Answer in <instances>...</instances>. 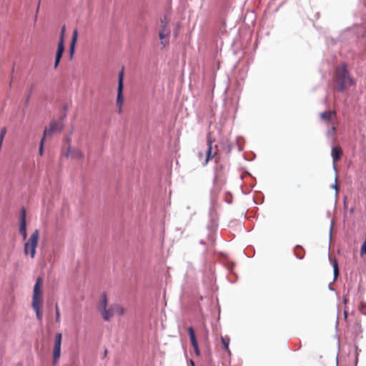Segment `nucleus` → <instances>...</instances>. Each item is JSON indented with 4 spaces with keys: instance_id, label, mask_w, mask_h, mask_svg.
<instances>
[{
    "instance_id": "obj_1",
    "label": "nucleus",
    "mask_w": 366,
    "mask_h": 366,
    "mask_svg": "<svg viewBox=\"0 0 366 366\" xmlns=\"http://www.w3.org/2000/svg\"><path fill=\"white\" fill-rule=\"evenodd\" d=\"M333 81L334 88L342 92L347 87L355 84V81L350 76L345 63L340 64L335 69L333 75Z\"/></svg>"
},
{
    "instance_id": "obj_2",
    "label": "nucleus",
    "mask_w": 366,
    "mask_h": 366,
    "mask_svg": "<svg viewBox=\"0 0 366 366\" xmlns=\"http://www.w3.org/2000/svg\"><path fill=\"white\" fill-rule=\"evenodd\" d=\"M42 287H43V279L41 277H39L36 280V282L34 286L31 306H32L33 310L36 312L37 320L39 321H41V320H42V312H41V309L43 307Z\"/></svg>"
},
{
    "instance_id": "obj_3",
    "label": "nucleus",
    "mask_w": 366,
    "mask_h": 366,
    "mask_svg": "<svg viewBox=\"0 0 366 366\" xmlns=\"http://www.w3.org/2000/svg\"><path fill=\"white\" fill-rule=\"evenodd\" d=\"M39 239V232L35 229L31 234L29 239L25 242L24 246V253L25 255H29L31 259H34L36 255V249L38 245Z\"/></svg>"
},
{
    "instance_id": "obj_4",
    "label": "nucleus",
    "mask_w": 366,
    "mask_h": 366,
    "mask_svg": "<svg viewBox=\"0 0 366 366\" xmlns=\"http://www.w3.org/2000/svg\"><path fill=\"white\" fill-rule=\"evenodd\" d=\"M169 19L164 16L161 19V28L159 31V37L162 47H167L169 44V36L171 34L170 28L169 26Z\"/></svg>"
},
{
    "instance_id": "obj_5",
    "label": "nucleus",
    "mask_w": 366,
    "mask_h": 366,
    "mask_svg": "<svg viewBox=\"0 0 366 366\" xmlns=\"http://www.w3.org/2000/svg\"><path fill=\"white\" fill-rule=\"evenodd\" d=\"M214 140L212 139L211 134H209L207 137V149L206 152V158L204 165H207L210 160L216 158L219 154L217 145L213 146Z\"/></svg>"
},
{
    "instance_id": "obj_6",
    "label": "nucleus",
    "mask_w": 366,
    "mask_h": 366,
    "mask_svg": "<svg viewBox=\"0 0 366 366\" xmlns=\"http://www.w3.org/2000/svg\"><path fill=\"white\" fill-rule=\"evenodd\" d=\"M124 89V69H122L118 74V86H117V106L118 107V112H122V107L124 103L123 97Z\"/></svg>"
},
{
    "instance_id": "obj_7",
    "label": "nucleus",
    "mask_w": 366,
    "mask_h": 366,
    "mask_svg": "<svg viewBox=\"0 0 366 366\" xmlns=\"http://www.w3.org/2000/svg\"><path fill=\"white\" fill-rule=\"evenodd\" d=\"M66 31V26H63L61 27L59 41L58 43V47L57 51L56 53V57H55V62H54V69H56L59 66V64L60 62V60L62 57L64 51V34Z\"/></svg>"
},
{
    "instance_id": "obj_8",
    "label": "nucleus",
    "mask_w": 366,
    "mask_h": 366,
    "mask_svg": "<svg viewBox=\"0 0 366 366\" xmlns=\"http://www.w3.org/2000/svg\"><path fill=\"white\" fill-rule=\"evenodd\" d=\"M62 335L59 332L56 333L54 337V342L53 347V364L56 365L61 356Z\"/></svg>"
},
{
    "instance_id": "obj_9",
    "label": "nucleus",
    "mask_w": 366,
    "mask_h": 366,
    "mask_svg": "<svg viewBox=\"0 0 366 366\" xmlns=\"http://www.w3.org/2000/svg\"><path fill=\"white\" fill-rule=\"evenodd\" d=\"M63 129V125L56 121H53L49 124V127H46L44 131L43 137L46 139V136H51L55 132H61Z\"/></svg>"
},
{
    "instance_id": "obj_10",
    "label": "nucleus",
    "mask_w": 366,
    "mask_h": 366,
    "mask_svg": "<svg viewBox=\"0 0 366 366\" xmlns=\"http://www.w3.org/2000/svg\"><path fill=\"white\" fill-rule=\"evenodd\" d=\"M62 154L66 157H71L76 159H82L84 155L81 151L78 148H71V145H69L66 148V151H63Z\"/></svg>"
},
{
    "instance_id": "obj_11",
    "label": "nucleus",
    "mask_w": 366,
    "mask_h": 366,
    "mask_svg": "<svg viewBox=\"0 0 366 366\" xmlns=\"http://www.w3.org/2000/svg\"><path fill=\"white\" fill-rule=\"evenodd\" d=\"M337 113L335 111H325L320 114V119L327 124L334 123Z\"/></svg>"
},
{
    "instance_id": "obj_12",
    "label": "nucleus",
    "mask_w": 366,
    "mask_h": 366,
    "mask_svg": "<svg viewBox=\"0 0 366 366\" xmlns=\"http://www.w3.org/2000/svg\"><path fill=\"white\" fill-rule=\"evenodd\" d=\"M19 233L22 235L23 239L25 240L27 237V232L26 222V210L24 209H22L21 212Z\"/></svg>"
},
{
    "instance_id": "obj_13",
    "label": "nucleus",
    "mask_w": 366,
    "mask_h": 366,
    "mask_svg": "<svg viewBox=\"0 0 366 366\" xmlns=\"http://www.w3.org/2000/svg\"><path fill=\"white\" fill-rule=\"evenodd\" d=\"M188 333H189V338H190V340H191V343H192V345L194 350V352L196 354L197 356H199L200 355V350L199 349V347H198V344H197V338H196V336H195V334H194V330L192 327H189L188 328Z\"/></svg>"
},
{
    "instance_id": "obj_14",
    "label": "nucleus",
    "mask_w": 366,
    "mask_h": 366,
    "mask_svg": "<svg viewBox=\"0 0 366 366\" xmlns=\"http://www.w3.org/2000/svg\"><path fill=\"white\" fill-rule=\"evenodd\" d=\"M331 155L334 163L338 162L342 155V149L340 146H335L332 148Z\"/></svg>"
},
{
    "instance_id": "obj_15",
    "label": "nucleus",
    "mask_w": 366,
    "mask_h": 366,
    "mask_svg": "<svg viewBox=\"0 0 366 366\" xmlns=\"http://www.w3.org/2000/svg\"><path fill=\"white\" fill-rule=\"evenodd\" d=\"M77 38H78V31H77V29H74L73 31L72 38H71V44H70V48H69L71 59L72 58L74 52L75 44L76 43Z\"/></svg>"
},
{
    "instance_id": "obj_16",
    "label": "nucleus",
    "mask_w": 366,
    "mask_h": 366,
    "mask_svg": "<svg viewBox=\"0 0 366 366\" xmlns=\"http://www.w3.org/2000/svg\"><path fill=\"white\" fill-rule=\"evenodd\" d=\"M107 307V297L105 294H103L101 297V300L97 305L98 310L99 312H102Z\"/></svg>"
},
{
    "instance_id": "obj_17",
    "label": "nucleus",
    "mask_w": 366,
    "mask_h": 366,
    "mask_svg": "<svg viewBox=\"0 0 366 366\" xmlns=\"http://www.w3.org/2000/svg\"><path fill=\"white\" fill-rule=\"evenodd\" d=\"M101 315L102 316V318L105 321H109L111 318L114 315V310H112V305L104 310L102 312H101Z\"/></svg>"
},
{
    "instance_id": "obj_18",
    "label": "nucleus",
    "mask_w": 366,
    "mask_h": 366,
    "mask_svg": "<svg viewBox=\"0 0 366 366\" xmlns=\"http://www.w3.org/2000/svg\"><path fill=\"white\" fill-rule=\"evenodd\" d=\"M213 182L214 184L218 188H219L220 185L223 184V175L220 172L217 170L215 172V175Z\"/></svg>"
},
{
    "instance_id": "obj_19",
    "label": "nucleus",
    "mask_w": 366,
    "mask_h": 366,
    "mask_svg": "<svg viewBox=\"0 0 366 366\" xmlns=\"http://www.w3.org/2000/svg\"><path fill=\"white\" fill-rule=\"evenodd\" d=\"M112 310H114V314H117L119 315H123L124 314V309L122 306L118 304H114L112 305Z\"/></svg>"
},
{
    "instance_id": "obj_20",
    "label": "nucleus",
    "mask_w": 366,
    "mask_h": 366,
    "mask_svg": "<svg viewBox=\"0 0 366 366\" xmlns=\"http://www.w3.org/2000/svg\"><path fill=\"white\" fill-rule=\"evenodd\" d=\"M221 342L222 344V347L224 350L227 351L228 352H230L229 349V338L228 337H221Z\"/></svg>"
},
{
    "instance_id": "obj_21",
    "label": "nucleus",
    "mask_w": 366,
    "mask_h": 366,
    "mask_svg": "<svg viewBox=\"0 0 366 366\" xmlns=\"http://www.w3.org/2000/svg\"><path fill=\"white\" fill-rule=\"evenodd\" d=\"M332 267H333V272L335 278H336L339 274V268H338V263L337 261L334 259L332 260Z\"/></svg>"
},
{
    "instance_id": "obj_22",
    "label": "nucleus",
    "mask_w": 366,
    "mask_h": 366,
    "mask_svg": "<svg viewBox=\"0 0 366 366\" xmlns=\"http://www.w3.org/2000/svg\"><path fill=\"white\" fill-rule=\"evenodd\" d=\"M332 125L331 128L327 131V134L328 136H331L332 137H335V132H336V130H337V127H336V124L335 123H332V124H330Z\"/></svg>"
},
{
    "instance_id": "obj_23",
    "label": "nucleus",
    "mask_w": 366,
    "mask_h": 366,
    "mask_svg": "<svg viewBox=\"0 0 366 366\" xmlns=\"http://www.w3.org/2000/svg\"><path fill=\"white\" fill-rule=\"evenodd\" d=\"M55 313H56V322H60V312L59 309L57 305L55 306Z\"/></svg>"
},
{
    "instance_id": "obj_24",
    "label": "nucleus",
    "mask_w": 366,
    "mask_h": 366,
    "mask_svg": "<svg viewBox=\"0 0 366 366\" xmlns=\"http://www.w3.org/2000/svg\"><path fill=\"white\" fill-rule=\"evenodd\" d=\"M45 138L42 137L40 144H39V154L41 156L44 153V144Z\"/></svg>"
},
{
    "instance_id": "obj_25",
    "label": "nucleus",
    "mask_w": 366,
    "mask_h": 366,
    "mask_svg": "<svg viewBox=\"0 0 366 366\" xmlns=\"http://www.w3.org/2000/svg\"><path fill=\"white\" fill-rule=\"evenodd\" d=\"M66 142L67 147H69V145H71V137L70 136H69L66 138Z\"/></svg>"
},
{
    "instance_id": "obj_26",
    "label": "nucleus",
    "mask_w": 366,
    "mask_h": 366,
    "mask_svg": "<svg viewBox=\"0 0 366 366\" xmlns=\"http://www.w3.org/2000/svg\"><path fill=\"white\" fill-rule=\"evenodd\" d=\"M344 316H345V320H346L347 318V311H345Z\"/></svg>"
},
{
    "instance_id": "obj_27",
    "label": "nucleus",
    "mask_w": 366,
    "mask_h": 366,
    "mask_svg": "<svg viewBox=\"0 0 366 366\" xmlns=\"http://www.w3.org/2000/svg\"><path fill=\"white\" fill-rule=\"evenodd\" d=\"M107 353H108V350H104V356L106 357L107 355Z\"/></svg>"
},
{
    "instance_id": "obj_28",
    "label": "nucleus",
    "mask_w": 366,
    "mask_h": 366,
    "mask_svg": "<svg viewBox=\"0 0 366 366\" xmlns=\"http://www.w3.org/2000/svg\"><path fill=\"white\" fill-rule=\"evenodd\" d=\"M190 362H191V364H192V366H195V365H194V362H193L192 360H191V361H190Z\"/></svg>"
},
{
    "instance_id": "obj_29",
    "label": "nucleus",
    "mask_w": 366,
    "mask_h": 366,
    "mask_svg": "<svg viewBox=\"0 0 366 366\" xmlns=\"http://www.w3.org/2000/svg\"><path fill=\"white\" fill-rule=\"evenodd\" d=\"M177 34H178V32H177V31L174 33V36H177Z\"/></svg>"
},
{
    "instance_id": "obj_30",
    "label": "nucleus",
    "mask_w": 366,
    "mask_h": 366,
    "mask_svg": "<svg viewBox=\"0 0 366 366\" xmlns=\"http://www.w3.org/2000/svg\"><path fill=\"white\" fill-rule=\"evenodd\" d=\"M362 309H365V307H360V310H362Z\"/></svg>"
},
{
    "instance_id": "obj_31",
    "label": "nucleus",
    "mask_w": 366,
    "mask_h": 366,
    "mask_svg": "<svg viewBox=\"0 0 366 366\" xmlns=\"http://www.w3.org/2000/svg\"><path fill=\"white\" fill-rule=\"evenodd\" d=\"M344 302L346 304V302H347V299L346 298L344 299Z\"/></svg>"
},
{
    "instance_id": "obj_32",
    "label": "nucleus",
    "mask_w": 366,
    "mask_h": 366,
    "mask_svg": "<svg viewBox=\"0 0 366 366\" xmlns=\"http://www.w3.org/2000/svg\"><path fill=\"white\" fill-rule=\"evenodd\" d=\"M335 188L337 189V186L335 184Z\"/></svg>"
}]
</instances>
